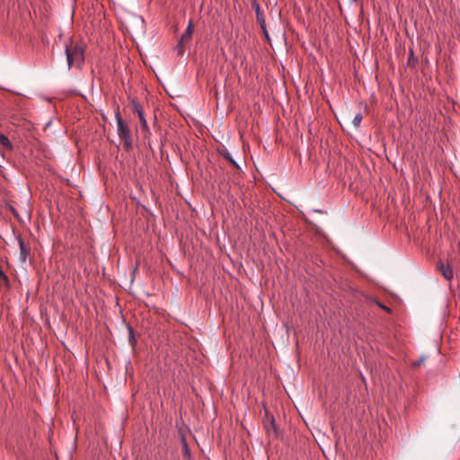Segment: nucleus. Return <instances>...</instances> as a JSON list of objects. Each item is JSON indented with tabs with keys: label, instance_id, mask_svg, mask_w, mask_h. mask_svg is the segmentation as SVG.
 <instances>
[{
	"label": "nucleus",
	"instance_id": "f257e3e1",
	"mask_svg": "<svg viewBox=\"0 0 460 460\" xmlns=\"http://www.w3.org/2000/svg\"><path fill=\"white\" fill-rule=\"evenodd\" d=\"M66 56L68 67L81 68L84 62V47L82 43H73L66 46Z\"/></svg>",
	"mask_w": 460,
	"mask_h": 460
},
{
	"label": "nucleus",
	"instance_id": "f03ea898",
	"mask_svg": "<svg viewBox=\"0 0 460 460\" xmlns=\"http://www.w3.org/2000/svg\"><path fill=\"white\" fill-rule=\"evenodd\" d=\"M115 119L117 121L118 136L124 141V147L128 150L132 146L130 128L128 124L122 119L119 108L115 111Z\"/></svg>",
	"mask_w": 460,
	"mask_h": 460
},
{
	"label": "nucleus",
	"instance_id": "7ed1b4c3",
	"mask_svg": "<svg viewBox=\"0 0 460 460\" xmlns=\"http://www.w3.org/2000/svg\"><path fill=\"white\" fill-rule=\"evenodd\" d=\"M131 106H132L133 111L136 112L138 116L141 127L144 129H148V124L144 116V111H143L142 105L137 100L134 99L131 101Z\"/></svg>",
	"mask_w": 460,
	"mask_h": 460
},
{
	"label": "nucleus",
	"instance_id": "20e7f679",
	"mask_svg": "<svg viewBox=\"0 0 460 460\" xmlns=\"http://www.w3.org/2000/svg\"><path fill=\"white\" fill-rule=\"evenodd\" d=\"M438 269L447 280H451L454 277L453 269L448 264L440 263Z\"/></svg>",
	"mask_w": 460,
	"mask_h": 460
},
{
	"label": "nucleus",
	"instance_id": "39448f33",
	"mask_svg": "<svg viewBox=\"0 0 460 460\" xmlns=\"http://www.w3.org/2000/svg\"><path fill=\"white\" fill-rule=\"evenodd\" d=\"M18 243H19V247H20V258H21L22 261H25L30 253V250L25 245V243L22 239V237H18Z\"/></svg>",
	"mask_w": 460,
	"mask_h": 460
},
{
	"label": "nucleus",
	"instance_id": "423d86ee",
	"mask_svg": "<svg viewBox=\"0 0 460 460\" xmlns=\"http://www.w3.org/2000/svg\"><path fill=\"white\" fill-rule=\"evenodd\" d=\"M193 31H194V29L192 26V21H190L184 33L181 37V42L190 41L192 38Z\"/></svg>",
	"mask_w": 460,
	"mask_h": 460
},
{
	"label": "nucleus",
	"instance_id": "0eeeda50",
	"mask_svg": "<svg viewBox=\"0 0 460 460\" xmlns=\"http://www.w3.org/2000/svg\"><path fill=\"white\" fill-rule=\"evenodd\" d=\"M0 145L7 149H12L13 147L9 138L2 133H0Z\"/></svg>",
	"mask_w": 460,
	"mask_h": 460
},
{
	"label": "nucleus",
	"instance_id": "6e6552de",
	"mask_svg": "<svg viewBox=\"0 0 460 460\" xmlns=\"http://www.w3.org/2000/svg\"><path fill=\"white\" fill-rule=\"evenodd\" d=\"M128 341L133 348L137 344V338L135 337L134 331L130 326H128Z\"/></svg>",
	"mask_w": 460,
	"mask_h": 460
},
{
	"label": "nucleus",
	"instance_id": "1a4fd4ad",
	"mask_svg": "<svg viewBox=\"0 0 460 460\" xmlns=\"http://www.w3.org/2000/svg\"><path fill=\"white\" fill-rule=\"evenodd\" d=\"M362 119H363V117H362L361 113H359V112L357 113L352 119L353 126L355 128H358L361 124Z\"/></svg>",
	"mask_w": 460,
	"mask_h": 460
},
{
	"label": "nucleus",
	"instance_id": "9d476101",
	"mask_svg": "<svg viewBox=\"0 0 460 460\" xmlns=\"http://www.w3.org/2000/svg\"><path fill=\"white\" fill-rule=\"evenodd\" d=\"M222 155L227 160L229 161L233 165H234L235 167H239V165L237 164V163L234 161V159L232 157L231 154L227 151L226 152H223L222 153Z\"/></svg>",
	"mask_w": 460,
	"mask_h": 460
},
{
	"label": "nucleus",
	"instance_id": "9b49d317",
	"mask_svg": "<svg viewBox=\"0 0 460 460\" xmlns=\"http://www.w3.org/2000/svg\"><path fill=\"white\" fill-rule=\"evenodd\" d=\"M183 455L187 458H190V450L187 445L185 439L182 440Z\"/></svg>",
	"mask_w": 460,
	"mask_h": 460
},
{
	"label": "nucleus",
	"instance_id": "f8f14e48",
	"mask_svg": "<svg viewBox=\"0 0 460 460\" xmlns=\"http://www.w3.org/2000/svg\"><path fill=\"white\" fill-rule=\"evenodd\" d=\"M184 43L185 42H181V40H180L179 43L177 44V46L175 48V49L178 51L179 55H181L184 52V48H183Z\"/></svg>",
	"mask_w": 460,
	"mask_h": 460
},
{
	"label": "nucleus",
	"instance_id": "ddd939ff",
	"mask_svg": "<svg viewBox=\"0 0 460 460\" xmlns=\"http://www.w3.org/2000/svg\"><path fill=\"white\" fill-rule=\"evenodd\" d=\"M379 306L382 307L385 311H389V308L387 306H385V305H379Z\"/></svg>",
	"mask_w": 460,
	"mask_h": 460
},
{
	"label": "nucleus",
	"instance_id": "4468645a",
	"mask_svg": "<svg viewBox=\"0 0 460 460\" xmlns=\"http://www.w3.org/2000/svg\"><path fill=\"white\" fill-rule=\"evenodd\" d=\"M410 56H411V57H412V56H413V51H412V50H411Z\"/></svg>",
	"mask_w": 460,
	"mask_h": 460
}]
</instances>
